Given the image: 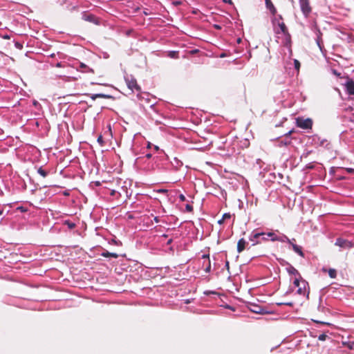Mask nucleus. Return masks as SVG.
<instances>
[{
  "label": "nucleus",
  "mask_w": 354,
  "mask_h": 354,
  "mask_svg": "<svg viewBox=\"0 0 354 354\" xmlns=\"http://www.w3.org/2000/svg\"><path fill=\"white\" fill-rule=\"evenodd\" d=\"M64 224L66 225L69 229H73L75 227V224L69 221H66Z\"/></svg>",
  "instance_id": "393cba45"
},
{
  "label": "nucleus",
  "mask_w": 354,
  "mask_h": 354,
  "mask_svg": "<svg viewBox=\"0 0 354 354\" xmlns=\"http://www.w3.org/2000/svg\"><path fill=\"white\" fill-rule=\"evenodd\" d=\"M246 244L247 242L244 239H239L237 243V252L239 253L242 252L245 250Z\"/></svg>",
  "instance_id": "1a4fd4ad"
},
{
  "label": "nucleus",
  "mask_w": 354,
  "mask_h": 354,
  "mask_svg": "<svg viewBox=\"0 0 354 354\" xmlns=\"http://www.w3.org/2000/svg\"><path fill=\"white\" fill-rule=\"evenodd\" d=\"M347 93L351 95H354V81L348 80L345 84Z\"/></svg>",
  "instance_id": "6e6552de"
},
{
  "label": "nucleus",
  "mask_w": 354,
  "mask_h": 354,
  "mask_svg": "<svg viewBox=\"0 0 354 354\" xmlns=\"http://www.w3.org/2000/svg\"><path fill=\"white\" fill-rule=\"evenodd\" d=\"M97 142L100 144V146L104 145V140L102 135H100L97 138Z\"/></svg>",
  "instance_id": "a878e982"
},
{
  "label": "nucleus",
  "mask_w": 354,
  "mask_h": 354,
  "mask_svg": "<svg viewBox=\"0 0 354 354\" xmlns=\"http://www.w3.org/2000/svg\"><path fill=\"white\" fill-rule=\"evenodd\" d=\"M199 52V50L198 49H194V50H192L189 51V53L192 54V55H194V54H196L197 53Z\"/></svg>",
  "instance_id": "f704fd0d"
},
{
  "label": "nucleus",
  "mask_w": 354,
  "mask_h": 354,
  "mask_svg": "<svg viewBox=\"0 0 354 354\" xmlns=\"http://www.w3.org/2000/svg\"><path fill=\"white\" fill-rule=\"evenodd\" d=\"M185 209L187 212H191L193 211V207L192 205H189V204H187L186 206H185Z\"/></svg>",
  "instance_id": "cd10ccee"
},
{
  "label": "nucleus",
  "mask_w": 354,
  "mask_h": 354,
  "mask_svg": "<svg viewBox=\"0 0 354 354\" xmlns=\"http://www.w3.org/2000/svg\"><path fill=\"white\" fill-rule=\"evenodd\" d=\"M284 239H286V241H287L289 244H290L292 246V244H295V243L292 242V241H295V239H293L292 240H290V239H288V236H284Z\"/></svg>",
  "instance_id": "c756f323"
},
{
  "label": "nucleus",
  "mask_w": 354,
  "mask_h": 354,
  "mask_svg": "<svg viewBox=\"0 0 354 354\" xmlns=\"http://www.w3.org/2000/svg\"><path fill=\"white\" fill-rule=\"evenodd\" d=\"M215 27H216V28H220V26H215Z\"/></svg>",
  "instance_id": "de8ad7c7"
},
{
  "label": "nucleus",
  "mask_w": 354,
  "mask_h": 354,
  "mask_svg": "<svg viewBox=\"0 0 354 354\" xmlns=\"http://www.w3.org/2000/svg\"><path fill=\"white\" fill-rule=\"evenodd\" d=\"M179 198H180V200L181 201H186V198H185V196L183 194H180Z\"/></svg>",
  "instance_id": "72a5a7b5"
},
{
  "label": "nucleus",
  "mask_w": 354,
  "mask_h": 354,
  "mask_svg": "<svg viewBox=\"0 0 354 354\" xmlns=\"http://www.w3.org/2000/svg\"><path fill=\"white\" fill-rule=\"evenodd\" d=\"M286 305H288V306H292V304H291V303H286Z\"/></svg>",
  "instance_id": "c03bdc74"
},
{
  "label": "nucleus",
  "mask_w": 354,
  "mask_h": 354,
  "mask_svg": "<svg viewBox=\"0 0 354 354\" xmlns=\"http://www.w3.org/2000/svg\"><path fill=\"white\" fill-rule=\"evenodd\" d=\"M3 210H0V216H1L3 214Z\"/></svg>",
  "instance_id": "79ce46f5"
},
{
  "label": "nucleus",
  "mask_w": 354,
  "mask_h": 354,
  "mask_svg": "<svg viewBox=\"0 0 354 354\" xmlns=\"http://www.w3.org/2000/svg\"><path fill=\"white\" fill-rule=\"evenodd\" d=\"M125 82H126V84H127L128 88L131 91H133H133H137V92L141 91V88L138 84L137 80L132 75H127L125 77Z\"/></svg>",
  "instance_id": "f03ea898"
},
{
  "label": "nucleus",
  "mask_w": 354,
  "mask_h": 354,
  "mask_svg": "<svg viewBox=\"0 0 354 354\" xmlns=\"http://www.w3.org/2000/svg\"><path fill=\"white\" fill-rule=\"evenodd\" d=\"M203 258H207V259H209V255L204 254V255L203 256ZM210 269H211L210 261H209V259H208V266H207V267L205 268V272H209L210 271Z\"/></svg>",
  "instance_id": "b1692460"
},
{
  "label": "nucleus",
  "mask_w": 354,
  "mask_h": 354,
  "mask_svg": "<svg viewBox=\"0 0 354 354\" xmlns=\"http://www.w3.org/2000/svg\"><path fill=\"white\" fill-rule=\"evenodd\" d=\"M295 68L297 70L299 69L300 62L297 59L294 60Z\"/></svg>",
  "instance_id": "bb28decb"
},
{
  "label": "nucleus",
  "mask_w": 354,
  "mask_h": 354,
  "mask_svg": "<svg viewBox=\"0 0 354 354\" xmlns=\"http://www.w3.org/2000/svg\"><path fill=\"white\" fill-rule=\"evenodd\" d=\"M327 337V335H325V334H321L319 337H318V339L319 340H321V341H324L326 339V338Z\"/></svg>",
  "instance_id": "c85d7f7f"
},
{
  "label": "nucleus",
  "mask_w": 354,
  "mask_h": 354,
  "mask_svg": "<svg viewBox=\"0 0 354 354\" xmlns=\"http://www.w3.org/2000/svg\"><path fill=\"white\" fill-rule=\"evenodd\" d=\"M276 21H277V25L279 28H280L281 32L286 36V40L290 42V35L288 32V28L284 24V22L281 21L280 22L277 19H275L273 21V23L274 24Z\"/></svg>",
  "instance_id": "20e7f679"
},
{
  "label": "nucleus",
  "mask_w": 354,
  "mask_h": 354,
  "mask_svg": "<svg viewBox=\"0 0 354 354\" xmlns=\"http://www.w3.org/2000/svg\"><path fill=\"white\" fill-rule=\"evenodd\" d=\"M292 249L293 250L297 253L300 257H304V254L302 251V248L301 246H299L296 244H292Z\"/></svg>",
  "instance_id": "dca6fc26"
},
{
  "label": "nucleus",
  "mask_w": 354,
  "mask_h": 354,
  "mask_svg": "<svg viewBox=\"0 0 354 354\" xmlns=\"http://www.w3.org/2000/svg\"><path fill=\"white\" fill-rule=\"evenodd\" d=\"M3 39H9L10 37L8 35H5L2 37Z\"/></svg>",
  "instance_id": "c9c22d12"
},
{
  "label": "nucleus",
  "mask_w": 354,
  "mask_h": 354,
  "mask_svg": "<svg viewBox=\"0 0 354 354\" xmlns=\"http://www.w3.org/2000/svg\"><path fill=\"white\" fill-rule=\"evenodd\" d=\"M226 266L229 267V262L228 261L226 262Z\"/></svg>",
  "instance_id": "37998d69"
},
{
  "label": "nucleus",
  "mask_w": 354,
  "mask_h": 354,
  "mask_svg": "<svg viewBox=\"0 0 354 354\" xmlns=\"http://www.w3.org/2000/svg\"><path fill=\"white\" fill-rule=\"evenodd\" d=\"M15 46H16V47H17V48H19V49H21V48H23L22 44H20V43H19V42H16V43H15Z\"/></svg>",
  "instance_id": "473e14b6"
},
{
  "label": "nucleus",
  "mask_w": 354,
  "mask_h": 354,
  "mask_svg": "<svg viewBox=\"0 0 354 354\" xmlns=\"http://www.w3.org/2000/svg\"><path fill=\"white\" fill-rule=\"evenodd\" d=\"M301 279H303L301 277V278H295L293 281V284L296 287L298 288L300 285H301Z\"/></svg>",
  "instance_id": "5701e85b"
},
{
  "label": "nucleus",
  "mask_w": 354,
  "mask_h": 354,
  "mask_svg": "<svg viewBox=\"0 0 354 354\" xmlns=\"http://www.w3.org/2000/svg\"><path fill=\"white\" fill-rule=\"evenodd\" d=\"M296 125L302 129H311L313 127V120L310 118L298 117L296 118Z\"/></svg>",
  "instance_id": "f257e3e1"
},
{
  "label": "nucleus",
  "mask_w": 354,
  "mask_h": 354,
  "mask_svg": "<svg viewBox=\"0 0 354 354\" xmlns=\"http://www.w3.org/2000/svg\"><path fill=\"white\" fill-rule=\"evenodd\" d=\"M101 255L104 257H107V258L112 257L114 259H117L119 257L117 253L109 252L108 251H105V252H102Z\"/></svg>",
  "instance_id": "a211bd4d"
},
{
  "label": "nucleus",
  "mask_w": 354,
  "mask_h": 354,
  "mask_svg": "<svg viewBox=\"0 0 354 354\" xmlns=\"http://www.w3.org/2000/svg\"><path fill=\"white\" fill-rule=\"evenodd\" d=\"M157 192L162 193V194H167L168 192V190L165 189H160L157 190Z\"/></svg>",
  "instance_id": "7c9ffc66"
},
{
  "label": "nucleus",
  "mask_w": 354,
  "mask_h": 354,
  "mask_svg": "<svg viewBox=\"0 0 354 354\" xmlns=\"http://www.w3.org/2000/svg\"><path fill=\"white\" fill-rule=\"evenodd\" d=\"M314 322H316V323H319V324H324V325H328V324L326 323V322H321V321H319V320H315V319H312Z\"/></svg>",
  "instance_id": "2f4dec72"
},
{
  "label": "nucleus",
  "mask_w": 354,
  "mask_h": 354,
  "mask_svg": "<svg viewBox=\"0 0 354 354\" xmlns=\"http://www.w3.org/2000/svg\"><path fill=\"white\" fill-rule=\"evenodd\" d=\"M335 244V245L344 249L351 248L353 246V244L351 241L342 238L337 239Z\"/></svg>",
  "instance_id": "39448f33"
},
{
  "label": "nucleus",
  "mask_w": 354,
  "mask_h": 354,
  "mask_svg": "<svg viewBox=\"0 0 354 354\" xmlns=\"http://www.w3.org/2000/svg\"><path fill=\"white\" fill-rule=\"evenodd\" d=\"M231 218V214L230 213H225L223 215V218L221 220L218 221V223L221 224L226 219H229Z\"/></svg>",
  "instance_id": "412c9836"
},
{
  "label": "nucleus",
  "mask_w": 354,
  "mask_h": 354,
  "mask_svg": "<svg viewBox=\"0 0 354 354\" xmlns=\"http://www.w3.org/2000/svg\"><path fill=\"white\" fill-rule=\"evenodd\" d=\"M267 234L268 233H256L250 238V241L255 242L253 245H255L259 243V241H256V239H257L260 236H262L263 240L267 241L268 240L269 238H270V236H268Z\"/></svg>",
  "instance_id": "0eeeda50"
},
{
  "label": "nucleus",
  "mask_w": 354,
  "mask_h": 354,
  "mask_svg": "<svg viewBox=\"0 0 354 354\" xmlns=\"http://www.w3.org/2000/svg\"><path fill=\"white\" fill-rule=\"evenodd\" d=\"M299 4L302 14L308 17L313 10L310 0H299Z\"/></svg>",
  "instance_id": "7ed1b4c3"
},
{
  "label": "nucleus",
  "mask_w": 354,
  "mask_h": 354,
  "mask_svg": "<svg viewBox=\"0 0 354 354\" xmlns=\"http://www.w3.org/2000/svg\"><path fill=\"white\" fill-rule=\"evenodd\" d=\"M153 219H154V221L156 223H158L159 222V218L158 216H155Z\"/></svg>",
  "instance_id": "e433bc0d"
},
{
  "label": "nucleus",
  "mask_w": 354,
  "mask_h": 354,
  "mask_svg": "<svg viewBox=\"0 0 354 354\" xmlns=\"http://www.w3.org/2000/svg\"><path fill=\"white\" fill-rule=\"evenodd\" d=\"M288 272L289 273L292 274H295V275H299V278H301V276L299 273V272L297 271V270H296L295 268L293 267H291L289 270H288Z\"/></svg>",
  "instance_id": "4be33fe9"
},
{
  "label": "nucleus",
  "mask_w": 354,
  "mask_h": 354,
  "mask_svg": "<svg viewBox=\"0 0 354 354\" xmlns=\"http://www.w3.org/2000/svg\"><path fill=\"white\" fill-rule=\"evenodd\" d=\"M83 19L94 24H97V19L92 14H84Z\"/></svg>",
  "instance_id": "9b49d317"
},
{
  "label": "nucleus",
  "mask_w": 354,
  "mask_h": 354,
  "mask_svg": "<svg viewBox=\"0 0 354 354\" xmlns=\"http://www.w3.org/2000/svg\"><path fill=\"white\" fill-rule=\"evenodd\" d=\"M147 158H149V157H151V155H150V154H147Z\"/></svg>",
  "instance_id": "49530a36"
},
{
  "label": "nucleus",
  "mask_w": 354,
  "mask_h": 354,
  "mask_svg": "<svg viewBox=\"0 0 354 354\" xmlns=\"http://www.w3.org/2000/svg\"><path fill=\"white\" fill-rule=\"evenodd\" d=\"M56 66H57V67H61V66H62V63H61V62H58V63L56 64Z\"/></svg>",
  "instance_id": "58836bf2"
},
{
  "label": "nucleus",
  "mask_w": 354,
  "mask_h": 354,
  "mask_svg": "<svg viewBox=\"0 0 354 354\" xmlns=\"http://www.w3.org/2000/svg\"><path fill=\"white\" fill-rule=\"evenodd\" d=\"M353 171H354V169H351V168H348V169H347V171H348V173H352Z\"/></svg>",
  "instance_id": "4c0bfd02"
},
{
  "label": "nucleus",
  "mask_w": 354,
  "mask_h": 354,
  "mask_svg": "<svg viewBox=\"0 0 354 354\" xmlns=\"http://www.w3.org/2000/svg\"><path fill=\"white\" fill-rule=\"evenodd\" d=\"M322 271L324 272H327V270L326 268H323L322 269ZM328 275L329 277L331 278V279H335L337 277V272L335 269L333 268H330L328 270Z\"/></svg>",
  "instance_id": "f3484780"
},
{
  "label": "nucleus",
  "mask_w": 354,
  "mask_h": 354,
  "mask_svg": "<svg viewBox=\"0 0 354 354\" xmlns=\"http://www.w3.org/2000/svg\"><path fill=\"white\" fill-rule=\"evenodd\" d=\"M279 19L282 20V19H283L282 16H281V15H279Z\"/></svg>",
  "instance_id": "a19ab883"
},
{
  "label": "nucleus",
  "mask_w": 354,
  "mask_h": 354,
  "mask_svg": "<svg viewBox=\"0 0 354 354\" xmlns=\"http://www.w3.org/2000/svg\"><path fill=\"white\" fill-rule=\"evenodd\" d=\"M251 310L255 313H259V314H264V313H265L264 309L257 305H252V308H251Z\"/></svg>",
  "instance_id": "2eb2a0df"
},
{
  "label": "nucleus",
  "mask_w": 354,
  "mask_h": 354,
  "mask_svg": "<svg viewBox=\"0 0 354 354\" xmlns=\"http://www.w3.org/2000/svg\"><path fill=\"white\" fill-rule=\"evenodd\" d=\"M266 6L272 13V15H274L277 13V9L272 3L271 0H265Z\"/></svg>",
  "instance_id": "9d476101"
},
{
  "label": "nucleus",
  "mask_w": 354,
  "mask_h": 354,
  "mask_svg": "<svg viewBox=\"0 0 354 354\" xmlns=\"http://www.w3.org/2000/svg\"><path fill=\"white\" fill-rule=\"evenodd\" d=\"M114 194H115V191H112L111 195H114Z\"/></svg>",
  "instance_id": "a18cd8bd"
},
{
  "label": "nucleus",
  "mask_w": 354,
  "mask_h": 354,
  "mask_svg": "<svg viewBox=\"0 0 354 354\" xmlns=\"http://www.w3.org/2000/svg\"><path fill=\"white\" fill-rule=\"evenodd\" d=\"M172 240L171 239H169L167 242V244H170L171 243Z\"/></svg>",
  "instance_id": "ea45409f"
},
{
  "label": "nucleus",
  "mask_w": 354,
  "mask_h": 354,
  "mask_svg": "<svg viewBox=\"0 0 354 354\" xmlns=\"http://www.w3.org/2000/svg\"><path fill=\"white\" fill-rule=\"evenodd\" d=\"M112 97H113L111 95L104 93L93 94L91 95V98L93 100H95L97 98L111 99Z\"/></svg>",
  "instance_id": "ddd939ff"
},
{
  "label": "nucleus",
  "mask_w": 354,
  "mask_h": 354,
  "mask_svg": "<svg viewBox=\"0 0 354 354\" xmlns=\"http://www.w3.org/2000/svg\"><path fill=\"white\" fill-rule=\"evenodd\" d=\"M307 288H308V282L304 279H301V285H300L298 287L297 293L299 295H304L306 293L308 295L309 291H307Z\"/></svg>",
  "instance_id": "423d86ee"
},
{
  "label": "nucleus",
  "mask_w": 354,
  "mask_h": 354,
  "mask_svg": "<svg viewBox=\"0 0 354 354\" xmlns=\"http://www.w3.org/2000/svg\"><path fill=\"white\" fill-rule=\"evenodd\" d=\"M37 173L41 175L43 178H45L48 175V172L44 170V169H42V167H39L38 169H37Z\"/></svg>",
  "instance_id": "6ab92c4d"
},
{
  "label": "nucleus",
  "mask_w": 354,
  "mask_h": 354,
  "mask_svg": "<svg viewBox=\"0 0 354 354\" xmlns=\"http://www.w3.org/2000/svg\"><path fill=\"white\" fill-rule=\"evenodd\" d=\"M267 235L270 236V239L272 241H281V242L286 241V239H284L285 235H283L282 237H279L274 232H268Z\"/></svg>",
  "instance_id": "f8f14e48"
},
{
  "label": "nucleus",
  "mask_w": 354,
  "mask_h": 354,
  "mask_svg": "<svg viewBox=\"0 0 354 354\" xmlns=\"http://www.w3.org/2000/svg\"><path fill=\"white\" fill-rule=\"evenodd\" d=\"M80 68L81 69V71L83 73L90 72L94 73V70L84 63H80Z\"/></svg>",
  "instance_id": "4468645a"
},
{
  "label": "nucleus",
  "mask_w": 354,
  "mask_h": 354,
  "mask_svg": "<svg viewBox=\"0 0 354 354\" xmlns=\"http://www.w3.org/2000/svg\"><path fill=\"white\" fill-rule=\"evenodd\" d=\"M168 56L171 58L177 59L178 58V51H169Z\"/></svg>",
  "instance_id": "aec40b11"
}]
</instances>
